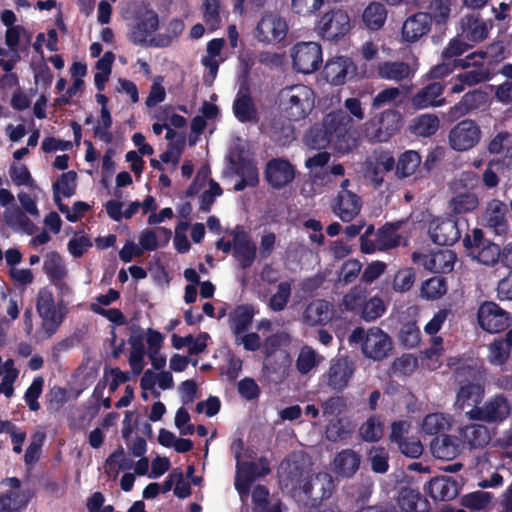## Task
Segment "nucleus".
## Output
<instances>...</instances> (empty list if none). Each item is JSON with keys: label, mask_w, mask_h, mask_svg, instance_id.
Wrapping results in <instances>:
<instances>
[{"label": "nucleus", "mask_w": 512, "mask_h": 512, "mask_svg": "<svg viewBox=\"0 0 512 512\" xmlns=\"http://www.w3.org/2000/svg\"><path fill=\"white\" fill-rule=\"evenodd\" d=\"M235 117L241 122H257L258 113L248 88L241 86L233 103Z\"/></svg>", "instance_id": "25"}, {"label": "nucleus", "mask_w": 512, "mask_h": 512, "mask_svg": "<svg viewBox=\"0 0 512 512\" xmlns=\"http://www.w3.org/2000/svg\"><path fill=\"white\" fill-rule=\"evenodd\" d=\"M293 67L300 73L310 74L322 64V49L317 42H299L291 49Z\"/></svg>", "instance_id": "11"}, {"label": "nucleus", "mask_w": 512, "mask_h": 512, "mask_svg": "<svg viewBox=\"0 0 512 512\" xmlns=\"http://www.w3.org/2000/svg\"><path fill=\"white\" fill-rule=\"evenodd\" d=\"M385 310L386 307L383 300L378 296H374L368 301L365 300L361 308V317L368 322L374 321L381 317Z\"/></svg>", "instance_id": "61"}, {"label": "nucleus", "mask_w": 512, "mask_h": 512, "mask_svg": "<svg viewBox=\"0 0 512 512\" xmlns=\"http://www.w3.org/2000/svg\"><path fill=\"white\" fill-rule=\"evenodd\" d=\"M236 173L241 177L240 181L234 186L236 191H241L248 186H255L258 183V171L256 165L249 160H242L237 169Z\"/></svg>", "instance_id": "48"}, {"label": "nucleus", "mask_w": 512, "mask_h": 512, "mask_svg": "<svg viewBox=\"0 0 512 512\" xmlns=\"http://www.w3.org/2000/svg\"><path fill=\"white\" fill-rule=\"evenodd\" d=\"M430 447L432 454L442 460H452L460 453L458 439L451 435L436 437Z\"/></svg>", "instance_id": "33"}, {"label": "nucleus", "mask_w": 512, "mask_h": 512, "mask_svg": "<svg viewBox=\"0 0 512 512\" xmlns=\"http://www.w3.org/2000/svg\"><path fill=\"white\" fill-rule=\"evenodd\" d=\"M462 442L470 448H482L490 441V432L484 424H469L459 428Z\"/></svg>", "instance_id": "29"}, {"label": "nucleus", "mask_w": 512, "mask_h": 512, "mask_svg": "<svg viewBox=\"0 0 512 512\" xmlns=\"http://www.w3.org/2000/svg\"><path fill=\"white\" fill-rule=\"evenodd\" d=\"M353 432V425L347 418L335 417L331 419L325 428V437L331 442L348 440Z\"/></svg>", "instance_id": "40"}, {"label": "nucleus", "mask_w": 512, "mask_h": 512, "mask_svg": "<svg viewBox=\"0 0 512 512\" xmlns=\"http://www.w3.org/2000/svg\"><path fill=\"white\" fill-rule=\"evenodd\" d=\"M420 263L434 273H448L453 270L456 255L450 249L433 251L419 257Z\"/></svg>", "instance_id": "22"}, {"label": "nucleus", "mask_w": 512, "mask_h": 512, "mask_svg": "<svg viewBox=\"0 0 512 512\" xmlns=\"http://www.w3.org/2000/svg\"><path fill=\"white\" fill-rule=\"evenodd\" d=\"M477 185V176L472 171H465L455 177L449 184V189L453 193L468 191Z\"/></svg>", "instance_id": "64"}, {"label": "nucleus", "mask_w": 512, "mask_h": 512, "mask_svg": "<svg viewBox=\"0 0 512 512\" xmlns=\"http://www.w3.org/2000/svg\"><path fill=\"white\" fill-rule=\"evenodd\" d=\"M13 490L0 496V512H16L26 505V500L18 491L20 480L17 478H9L7 480Z\"/></svg>", "instance_id": "37"}, {"label": "nucleus", "mask_w": 512, "mask_h": 512, "mask_svg": "<svg viewBox=\"0 0 512 512\" xmlns=\"http://www.w3.org/2000/svg\"><path fill=\"white\" fill-rule=\"evenodd\" d=\"M280 105L291 120L306 118L314 108L313 90L302 84L283 88L279 93Z\"/></svg>", "instance_id": "2"}, {"label": "nucleus", "mask_w": 512, "mask_h": 512, "mask_svg": "<svg viewBox=\"0 0 512 512\" xmlns=\"http://www.w3.org/2000/svg\"><path fill=\"white\" fill-rule=\"evenodd\" d=\"M478 196L470 191L454 193L449 200V208L454 214H467L473 212L479 206Z\"/></svg>", "instance_id": "42"}, {"label": "nucleus", "mask_w": 512, "mask_h": 512, "mask_svg": "<svg viewBox=\"0 0 512 512\" xmlns=\"http://www.w3.org/2000/svg\"><path fill=\"white\" fill-rule=\"evenodd\" d=\"M477 316L480 327L489 333L500 332L510 325L509 314L494 302L483 303Z\"/></svg>", "instance_id": "13"}, {"label": "nucleus", "mask_w": 512, "mask_h": 512, "mask_svg": "<svg viewBox=\"0 0 512 512\" xmlns=\"http://www.w3.org/2000/svg\"><path fill=\"white\" fill-rule=\"evenodd\" d=\"M254 317V309L250 305H239L228 315V324L234 336L248 330Z\"/></svg>", "instance_id": "32"}, {"label": "nucleus", "mask_w": 512, "mask_h": 512, "mask_svg": "<svg viewBox=\"0 0 512 512\" xmlns=\"http://www.w3.org/2000/svg\"><path fill=\"white\" fill-rule=\"evenodd\" d=\"M184 24L179 19H172L167 27V32L158 34L157 40L154 42V47H167L174 39H176L183 31Z\"/></svg>", "instance_id": "62"}, {"label": "nucleus", "mask_w": 512, "mask_h": 512, "mask_svg": "<svg viewBox=\"0 0 512 512\" xmlns=\"http://www.w3.org/2000/svg\"><path fill=\"white\" fill-rule=\"evenodd\" d=\"M362 202L360 197L348 190L339 191L333 203V212L344 222L353 220L360 212Z\"/></svg>", "instance_id": "17"}, {"label": "nucleus", "mask_w": 512, "mask_h": 512, "mask_svg": "<svg viewBox=\"0 0 512 512\" xmlns=\"http://www.w3.org/2000/svg\"><path fill=\"white\" fill-rule=\"evenodd\" d=\"M292 281H282L267 300V307L273 312L284 311L292 296Z\"/></svg>", "instance_id": "43"}, {"label": "nucleus", "mask_w": 512, "mask_h": 512, "mask_svg": "<svg viewBox=\"0 0 512 512\" xmlns=\"http://www.w3.org/2000/svg\"><path fill=\"white\" fill-rule=\"evenodd\" d=\"M511 413L512 401L504 394H495L489 397L480 407H473L465 411L468 419L490 424L504 422L510 417Z\"/></svg>", "instance_id": "4"}, {"label": "nucleus", "mask_w": 512, "mask_h": 512, "mask_svg": "<svg viewBox=\"0 0 512 512\" xmlns=\"http://www.w3.org/2000/svg\"><path fill=\"white\" fill-rule=\"evenodd\" d=\"M479 125L471 119H464L451 128L448 134L449 146L457 152L474 148L481 140Z\"/></svg>", "instance_id": "10"}, {"label": "nucleus", "mask_w": 512, "mask_h": 512, "mask_svg": "<svg viewBox=\"0 0 512 512\" xmlns=\"http://www.w3.org/2000/svg\"><path fill=\"white\" fill-rule=\"evenodd\" d=\"M484 389L480 384L468 383L462 385L457 393L455 405L458 409L466 410L473 407H480Z\"/></svg>", "instance_id": "34"}, {"label": "nucleus", "mask_w": 512, "mask_h": 512, "mask_svg": "<svg viewBox=\"0 0 512 512\" xmlns=\"http://www.w3.org/2000/svg\"><path fill=\"white\" fill-rule=\"evenodd\" d=\"M468 255L484 265H494L500 257V247L484 239L482 230L474 229L464 238Z\"/></svg>", "instance_id": "9"}, {"label": "nucleus", "mask_w": 512, "mask_h": 512, "mask_svg": "<svg viewBox=\"0 0 512 512\" xmlns=\"http://www.w3.org/2000/svg\"><path fill=\"white\" fill-rule=\"evenodd\" d=\"M402 126V117L396 110H385L365 123V134L373 141L385 142Z\"/></svg>", "instance_id": "8"}, {"label": "nucleus", "mask_w": 512, "mask_h": 512, "mask_svg": "<svg viewBox=\"0 0 512 512\" xmlns=\"http://www.w3.org/2000/svg\"><path fill=\"white\" fill-rule=\"evenodd\" d=\"M44 271L52 282L63 280L67 275V270L62 258L55 252H51L45 257Z\"/></svg>", "instance_id": "52"}, {"label": "nucleus", "mask_w": 512, "mask_h": 512, "mask_svg": "<svg viewBox=\"0 0 512 512\" xmlns=\"http://www.w3.org/2000/svg\"><path fill=\"white\" fill-rule=\"evenodd\" d=\"M384 422L380 416L369 417L359 428L360 437L366 442L380 440L384 432Z\"/></svg>", "instance_id": "49"}, {"label": "nucleus", "mask_w": 512, "mask_h": 512, "mask_svg": "<svg viewBox=\"0 0 512 512\" xmlns=\"http://www.w3.org/2000/svg\"><path fill=\"white\" fill-rule=\"evenodd\" d=\"M493 496L489 492L476 491L464 495L461 498V504L471 510H483L485 509L492 500Z\"/></svg>", "instance_id": "59"}, {"label": "nucleus", "mask_w": 512, "mask_h": 512, "mask_svg": "<svg viewBox=\"0 0 512 512\" xmlns=\"http://www.w3.org/2000/svg\"><path fill=\"white\" fill-rule=\"evenodd\" d=\"M427 491L434 500L447 501L457 495V485L448 477H436L429 482Z\"/></svg>", "instance_id": "36"}, {"label": "nucleus", "mask_w": 512, "mask_h": 512, "mask_svg": "<svg viewBox=\"0 0 512 512\" xmlns=\"http://www.w3.org/2000/svg\"><path fill=\"white\" fill-rule=\"evenodd\" d=\"M334 317L333 305L323 299H315L309 302L304 308L301 321L307 326H323L329 323Z\"/></svg>", "instance_id": "16"}, {"label": "nucleus", "mask_w": 512, "mask_h": 512, "mask_svg": "<svg viewBox=\"0 0 512 512\" xmlns=\"http://www.w3.org/2000/svg\"><path fill=\"white\" fill-rule=\"evenodd\" d=\"M333 490L334 481L332 476L326 472L311 476L304 486L305 493L314 501L330 497Z\"/></svg>", "instance_id": "27"}, {"label": "nucleus", "mask_w": 512, "mask_h": 512, "mask_svg": "<svg viewBox=\"0 0 512 512\" xmlns=\"http://www.w3.org/2000/svg\"><path fill=\"white\" fill-rule=\"evenodd\" d=\"M235 449V458L237 460L236 475H235V489L238 491L240 499L243 503L247 502L249 496L250 484L257 479L252 471V462H240V448L241 442L233 444L232 448Z\"/></svg>", "instance_id": "18"}, {"label": "nucleus", "mask_w": 512, "mask_h": 512, "mask_svg": "<svg viewBox=\"0 0 512 512\" xmlns=\"http://www.w3.org/2000/svg\"><path fill=\"white\" fill-rule=\"evenodd\" d=\"M351 127V118L344 111L329 113L323 120V129L334 139L335 146L343 150L340 143Z\"/></svg>", "instance_id": "21"}, {"label": "nucleus", "mask_w": 512, "mask_h": 512, "mask_svg": "<svg viewBox=\"0 0 512 512\" xmlns=\"http://www.w3.org/2000/svg\"><path fill=\"white\" fill-rule=\"evenodd\" d=\"M451 421L443 413H431L424 417L421 428L428 435H435L450 427Z\"/></svg>", "instance_id": "53"}, {"label": "nucleus", "mask_w": 512, "mask_h": 512, "mask_svg": "<svg viewBox=\"0 0 512 512\" xmlns=\"http://www.w3.org/2000/svg\"><path fill=\"white\" fill-rule=\"evenodd\" d=\"M253 512H280L279 503L269 497V491L257 485L252 491Z\"/></svg>", "instance_id": "46"}, {"label": "nucleus", "mask_w": 512, "mask_h": 512, "mask_svg": "<svg viewBox=\"0 0 512 512\" xmlns=\"http://www.w3.org/2000/svg\"><path fill=\"white\" fill-rule=\"evenodd\" d=\"M323 360L313 348L304 346L297 357L296 368L301 374H307L312 369L316 368Z\"/></svg>", "instance_id": "51"}, {"label": "nucleus", "mask_w": 512, "mask_h": 512, "mask_svg": "<svg viewBox=\"0 0 512 512\" xmlns=\"http://www.w3.org/2000/svg\"><path fill=\"white\" fill-rule=\"evenodd\" d=\"M443 86L441 83L434 82L421 88L411 99V104L415 109H425L430 106H442L445 99L441 97Z\"/></svg>", "instance_id": "26"}, {"label": "nucleus", "mask_w": 512, "mask_h": 512, "mask_svg": "<svg viewBox=\"0 0 512 512\" xmlns=\"http://www.w3.org/2000/svg\"><path fill=\"white\" fill-rule=\"evenodd\" d=\"M288 25L286 20L278 13H264L255 29V38L265 44L281 42L287 34Z\"/></svg>", "instance_id": "12"}, {"label": "nucleus", "mask_w": 512, "mask_h": 512, "mask_svg": "<svg viewBox=\"0 0 512 512\" xmlns=\"http://www.w3.org/2000/svg\"><path fill=\"white\" fill-rule=\"evenodd\" d=\"M361 455L353 449L347 448L338 452L332 462L333 472L343 478H351L359 470Z\"/></svg>", "instance_id": "23"}, {"label": "nucleus", "mask_w": 512, "mask_h": 512, "mask_svg": "<svg viewBox=\"0 0 512 512\" xmlns=\"http://www.w3.org/2000/svg\"><path fill=\"white\" fill-rule=\"evenodd\" d=\"M429 234L438 245L448 246L460 238L457 223L451 219H436L430 223Z\"/></svg>", "instance_id": "19"}, {"label": "nucleus", "mask_w": 512, "mask_h": 512, "mask_svg": "<svg viewBox=\"0 0 512 512\" xmlns=\"http://www.w3.org/2000/svg\"><path fill=\"white\" fill-rule=\"evenodd\" d=\"M379 250H387L399 244L400 237L397 233V227L392 224H386L378 230L376 234Z\"/></svg>", "instance_id": "58"}, {"label": "nucleus", "mask_w": 512, "mask_h": 512, "mask_svg": "<svg viewBox=\"0 0 512 512\" xmlns=\"http://www.w3.org/2000/svg\"><path fill=\"white\" fill-rule=\"evenodd\" d=\"M3 216L6 224L13 229L21 230L27 234L34 233V224L18 206L12 205L7 207Z\"/></svg>", "instance_id": "44"}, {"label": "nucleus", "mask_w": 512, "mask_h": 512, "mask_svg": "<svg viewBox=\"0 0 512 512\" xmlns=\"http://www.w3.org/2000/svg\"><path fill=\"white\" fill-rule=\"evenodd\" d=\"M36 308L42 320L41 331L46 337H51L60 327L67 308L62 300L55 303L52 291L42 288L37 295Z\"/></svg>", "instance_id": "3"}, {"label": "nucleus", "mask_w": 512, "mask_h": 512, "mask_svg": "<svg viewBox=\"0 0 512 512\" xmlns=\"http://www.w3.org/2000/svg\"><path fill=\"white\" fill-rule=\"evenodd\" d=\"M76 177L77 175L74 171H68L61 175L60 179L53 185L55 201L59 200L60 194L65 197H70L74 194Z\"/></svg>", "instance_id": "56"}, {"label": "nucleus", "mask_w": 512, "mask_h": 512, "mask_svg": "<svg viewBox=\"0 0 512 512\" xmlns=\"http://www.w3.org/2000/svg\"><path fill=\"white\" fill-rule=\"evenodd\" d=\"M350 61L345 57L329 60L324 67L325 79L334 85L343 84L348 73Z\"/></svg>", "instance_id": "41"}, {"label": "nucleus", "mask_w": 512, "mask_h": 512, "mask_svg": "<svg viewBox=\"0 0 512 512\" xmlns=\"http://www.w3.org/2000/svg\"><path fill=\"white\" fill-rule=\"evenodd\" d=\"M365 165L366 176L375 185H380L383 181L384 175L393 169L395 162L391 156L381 155L375 160H367Z\"/></svg>", "instance_id": "39"}, {"label": "nucleus", "mask_w": 512, "mask_h": 512, "mask_svg": "<svg viewBox=\"0 0 512 512\" xmlns=\"http://www.w3.org/2000/svg\"><path fill=\"white\" fill-rule=\"evenodd\" d=\"M415 72L409 64L400 61H385L377 66V74L381 79L400 82L411 77Z\"/></svg>", "instance_id": "30"}, {"label": "nucleus", "mask_w": 512, "mask_h": 512, "mask_svg": "<svg viewBox=\"0 0 512 512\" xmlns=\"http://www.w3.org/2000/svg\"><path fill=\"white\" fill-rule=\"evenodd\" d=\"M348 342L359 344L362 354L373 361L387 358L393 349L392 338L379 327H357L349 335Z\"/></svg>", "instance_id": "1"}, {"label": "nucleus", "mask_w": 512, "mask_h": 512, "mask_svg": "<svg viewBox=\"0 0 512 512\" xmlns=\"http://www.w3.org/2000/svg\"><path fill=\"white\" fill-rule=\"evenodd\" d=\"M356 371L355 362L341 356L330 361L329 367L321 376V384L334 392H342L352 381Z\"/></svg>", "instance_id": "6"}, {"label": "nucleus", "mask_w": 512, "mask_h": 512, "mask_svg": "<svg viewBox=\"0 0 512 512\" xmlns=\"http://www.w3.org/2000/svg\"><path fill=\"white\" fill-rule=\"evenodd\" d=\"M440 121L434 114H422L412 120L411 131L419 136L428 137L437 132Z\"/></svg>", "instance_id": "47"}, {"label": "nucleus", "mask_w": 512, "mask_h": 512, "mask_svg": "<svg viewBox=\"0 0 512 512\" xmlns=\"http://www.w3.org/2000/svg\"><path fill=\"white\" fill-rule=\"evenodd\" d=\"M446 284L440 277H432L421 287V296L427 300H435L446 293Z\"/></svg>", "instance_id": "60"}, {"label": "nucleus", "mask_w": 512, "mask_h": 512, "mask_svg": "<svg viewBox=\"0 0 512 512\" xmlns=\"http://www.w3.org/2000/svg\"><path fill=\"white\" fill-rule=\"evenodd\" d=\"M463 33L465 37L474 43L483 41L488 34L486 24L475 18H468L463 25Z\"/></svg>", "instance_id": "55"}, {"label": "nucleus", "mask_w": 512, "mask_h": 512, "mask_svg": "<svg viewBox=\"0 0 512 512\" xmlns=\"http://www.w3.org/2000/svg\"><path fill=\"white\" fill-rule=\"evenodd\" d=\"M172 232L165 227L144 229L139 236V245L143 250L154 251L165 246L171 238Z\"/></svg>", "instance_id": "31"}, {"label": "nucleus", "mask_w": 512, "mask_h": 512, "mask_svg": "<svg viewBox=\"0 0 512 512\" xmlns=\"http://www.w3.org/2000/svg\"><path fill=\"white\" fill-rule=\"evenodd\" d=\"M351 28V18L348 12L336 7L323 13L316 26L318 34L328 41L343 38Z\"/></svg>", "instance_id": "7"}, {"label": "nucleus", "mask_w": 512, "mask_h": 512, "mask_svg": "<svg viewBox=\"0 0 512 512\" xmlns=\"http://www.w3.org/2000/svg\"><path fill=\"white\" fill-rule=\"evenodd\" d=\"M489 70L483 66H476L471 70L465 71L457 75L459 82L465 83L467 86H473L489 79Z\"/></svg>", "instance_id": "63"}, {"label": "nucleus", "mask_w": 512, "mask_h": 512, "mask_svg": "<svg viewBox=\"0 0 512 512\" xmlns=\"http://www.w3.org/2000/svg\"><path fill=\"white\" fill-rule=\"evenodd\" d=\"M231 236H233V256L241 268L250 267L257 256L254 241L246 231L238 227L231 232Z\"/></svg>", "instance_id": "14"}, {"label": "nucleus", "mask_w": 512, "mask_h": 512, "mask_svg": "<svg viewBox=\"0 0 512 512\" xmlns=\"http://www.w3.org/2000/svg\"><path fill=\"white\" fill-rule=\"evenodd\" d=\"M266 179L275 188H281L294 178V168L286 160L272 159L266 166Z\"/></svg>", "instance_id": "24"}, {"label": "nucleus", "mask_w": 512, "mask_h": 512, "mask_svg": "<svg viewBox=\"0 0 512 512\" xmlns=\"http://www.w3.org/2000/svg\"><path fill=\"white\" fill-rule=\"evenodd\" d=\"M421 163V157L418 152L409 150L404 152L398 159L396 165V175L399 178H405L413 175Z\"/></svg>", "instance_id": "50"}, {"label": "nucleus", "mask_w": 512, "mask_h": 512, "mask_svg": "<svg viewBox=\"0 0 512 512\" xmlns=\"http://www.w3.org/2000/svg\"><path fill=\"white\" fill-rule=\"evenodd\" d=\"M398 505L404 512H428V502L412 488H403L398 495Z\"/></svg>", "instance_id": "38"}, {"label": "nucleus", "mask_w": 512, "mask_h": 512, "mask_svg": "<svg viewBox=\"0 0 512 512\" xmlns=\"http://www.w3.org/2000/svg\"><path fill=\"white\" fill-rule=\"evenodd\" d=\"M507 205L498 199H492L486 204L483 214L484 226L496 235H505L509 230L507 220Z\"/></svg>", "instance_id": "15"}, {"label": "nucleus", "mask_w": 512, "mask_h": 512, "mask_svg": "<svg viewBox=\"0 0 512 512\" xmlns=\"http://www.w3.org/2000/svg\"><path fill=\"white\" fill-rule=\"evenodd\" d=\"M387 19L385 6L378 2L370 3L363 11L362 21L372 31L381 29Z\"/></svg>", "instance_id": "45"}, {"label": "nucleus", "mask_w": 512, "mask_h": 512, "mask_svg": "<svg viewBox=\"0 0 512 512\" xmlns=\"http://www.w3.org/2000/svg\"><path fill=\"white\" fill-rule=\"evenodd\" d=\"M135 21L130 25L127 37L130 42L138 46L154 47L157 36H153L158 29V15L145 6H139L135 10Z\"/></svg>", "instance_id": "5"}, {"label": "nucleus", "mask_w": 512, "mask_h": 512, "mask_svg": "<svg viewBox=\"0 0 512 512\" xmlns=\"http://www.w3.org/2000/svg\"><path fill=\"white\" fill-rule=\"evenodd\" d=\"M367 297V289L362 286H354L347 292L342 300V305L348 311H356L362 308Z\"/></svg>", "instance_id": "57"}, {"label": "nucleus", "mask_w": 512, "mask_h": 512, "mask_svg": "<svg viewBox=\"0 0 512 512\" xmlns=\"http://www.w3.org/2000/svg\"><path fill=\"white\" fill-rule=\"evenodd\" d=\"M130 466L126 461L125 451L119 446L105 461V473L115 480L121 470L128 469Z\"/></svg>", "instance_id": "54"}, {"label": "nucleus", "mask_w": 512, "mask_h": 512, "mask_svg": "<svg viewBox=\"0 0 512 512\" xmlns=\"http://www.w3.org/2000/svg\"><path fill=\"white\" fill-rule=\"evenodd\" d=\"M432 25L431 16L428 13H416L407 18L402 26L403 40L414 43L429 33Z\"/></svg>", "instance_id": "20"}, {"label": "nucleus", "mask_w": 512, "mask_h": 512, "mask_svg": "<svg viewBox=\"0 0 512 512\" xmlns=\"http://www.w3.org/2000/svg\"><path fill=\"white\" fill-rule=\"evenodd\" d=\"M487 359L494 366H502L508 360L512 349V329L504 337L495 338L487 345Z\"/></svg>", "instance_id": "28"}, {"label": "nucleus", "mask_w": 512, "mask_h": 512, "mask_svg": "<svg viewBox=\"0 0 512 512\" xmlns=\"http://www.w3.org/2000/svg\"><path fill=\"white\" fill-rule=\"evenodd\" d=\"M156 385L162 390L171 389L174 385L172 374L168 371L156 373L150 369L146 370L141 378V388L152 391L153 395L158 397L160 394L155 390Z\"/></svg>", "instance_id": "35"}]
</instances>
